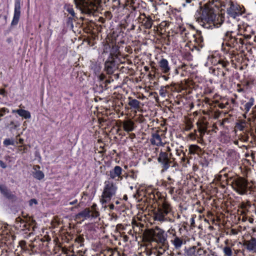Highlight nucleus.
Masks as SVG:
<instances>
[{"label": "nucleus", "mask_w": 256, "mask_h": 256, "mask_svg": "<svg viewBox=\"0 0 256 256\" xmlns=\"http://www.w3.org/2000/svg\"><path fill=\"white\" fill-rule=\"evenodd\" d=\"M20 0H17L16 2V4H15L14 14L13 20L12 23V25H15V24H17V23L19 20V18L20 16Z\"/></svg>", "instance_id": "nucleus-11"}, {"label": "nucleus", "mask_w": 256, "mask_h": 256, "mask_svg": "<svg viewBox=\"0 0 256 256\" xmlns=\"http://www.w3.org/2000/svg\"><path fill=\"white\" fill-rule=\"evenodd\" d=\"M196 253L198 254L200 256V255H204L206 254V251L204 250H203L201 248H198L197 250Z\"/></svg>", "instance_id": "nucleus-32"}, {"label": "nucleus", "mask_w": 256, "mask_h": 256, "mask_svg": "<svg viewBox=\"0 0 256 256\" xmlns=\"http://www.w3.org/2000/svg\"><path fill=\"white\" fill-rule=\"evenodd\" d=\"M171 210L170 205L167 202H164L161 206H160L154 212L155 220L162 222L165 220V216Z\"/></svg>", "instance_id": "nucleus-4"}, {"label": "nucleus", "mask_w": 256, "mask_h": 256, "mask_svg": "<svg viewBox=\"0 0 256 256\" xmlns=\"http://www.w3.org/2000/svg\"><path fill=\"white\" fill-rule=\"evenodd\" d=\"M159 66L162 72L166 74L170 71V68L166 60L163 58L160 60L159 62Z\"/></svg>", "instance_id": "nucleus-14"}, {"label": "nucleus", "mask_w": 256, "mask_h": 256, "mask_svg": "<svg viewBox=\"0 0 256 256\" xmlns=\"http://www.w3.org/2000/svg\"><path fill=\"white\" fill-rule=\"evenodd\" d=\"M228 62L227 61H224L223 60H220L217 64H221L223 68H226V66L228 64Z\"/></svg>", "instance_id": "nucleus-26"}, {"label": "nucleus", "mask_w": 256, "mask_h": 256, "mask_svg": "<svg viewBox=\"0 0 256 256\" xmlns=\"http://www.w3.org/2000/svg\"><path fill=\"white\" fill-rule=\"evenodd\" d=\"M114 66V62L113 60L107 61L105 62V70L108 74H113V68Z\"/></svg>", "instance_id": "nucleus-16"}, {"label": "nucleus", "mask_w": 256, "mask_h": 256, "mask_svg": "<svg viewBox=\"0 0 256 256\" xmlns=\"http://www.w3.org/2000/svg\"><path fill=\"white\" fill-rule=\"evenodd\" d=\"M171 154H168L166 152H161L158 158L159 162L162 164V171L167 170L170 166V164L172 162L170 160Z\"/></svg>", "instance_id": "nucleus-6"}, {"label": "nucleus", "mask_w": 256, "mask_h": 256, "mask_svg": "<svg viewBox=\"0 0 256 256\" xmlns=\"http://www.w3.org/2000/svg\"><path fill=\"white\" fill-rule=\"evenodd\" d=\"M62 252L64 253V254H68V250L66 248H62Z\"/></svg>", "instance_id": "nucleus-42"}, {"label": "nucleus", "mask_w": 256, "mask_h": 256, "mask_svg": "<svg viewBox=\"0 0 256 256\" xmlns=\"http://www.w3.org/2000/svg\"><path fill=\"white\" fill-rule=\"evenodd\" d=\"M196 248V246H193L192 248V249H194V250H195Z\"/></svg>", "instance_id": "nucleus-60"}, {"label": "nucleus", "mask_w": 256, "mask_h": 256, "mask_svg": "<svg viewBox=\"0 0 256 256\" xmlns=\"http://www.w3.org/2000/svg\"><path fill=\"white\" fill-rule=\"evenodd\" d=\"M201 152V148L197 145H190L189 147V152L191 154H198Z\"/></svg>", "instance_id": "nucleus-20"}, {"label": "nucleus", "mask_w": 256, "mask_h": 256, "mask_svg": "<svg viewBox=\"0 0 256 256\" xmlns=\"http://www.w3.org/2000/svg\"><path fill=\"white\" fill-rule=\"evenodd\" d=\"M106 16H108L110 17H111L112 16V14H111V12H106Z\"/></svg>", "instance_id": "nucleus-45"}, {"label": "nucleus", "mask_w": 256, "mask_h": 256, "mask_svg": "<svg viewBox=\"0 0 256 256\" xmlns=\"http://www.w3.org/2000/svg\"><path fill=\"white\" fill-rule=\"evenodd\" d=\"M226 12L228 14L234 18H236L242 13L240 7L238 6L234 5L232 3L230 4V6L227 8Z\"/></svg>", "instance_id": "nucleus-7"}, {"label": "nucleus", "mask_w": 256, "mask_h": 256, "mask_svg": "<svg viewBox=\"0 0 256 256\" xmlns=\"http://www.w3.org/2000/svg\"><path fill=\"white\" fill-rule=\"evenodd\" d=\"M128 105L130 106L131 107L138 110L140 108V102L137 100L132 99L130 97L128 98Z\"/></svg>", "instance_id": "nucleus-19"}, {"label": "nucleus", "mask_w": 256, "mask_h": 256, "mask_svg": "<svg viewBox=\"0 0 256 256\" xmlns=\"http://www.w3.org/2000/svg\"><path fill=\"white\" fill-rule=\"evenodd\" d=\"M30 246L31 248H33L34 247V246L32 245V244H30Z\"/></svg>", "instance_id": "nucleus-58"}, {"label": "nucleus", "mask_w": 256, "mask_h": 256, "mask_svg": "<svg viewBox=\"0 0 256 256\" xmlns=\"http://www.w3.org/2000/svg\"><path fill=\"white\" fill-rule=\"evenodd\" d=\"M150 142L153 145L159 146L162 144L160 136L157 134H153L152 138L150 139Z\"/></svg>", "instance_id": "nucleus-17"}, {"label": "nucleus", "mask_w": 256, "mask_h": 256, "mask_svg": "<svg viewBox=\"0 0 256 256\" xmlns=\"http://www.w3.org/2000/svg\"><path fill=\"white\" fill-rule=\"evenodd\" d=\"M111 82V80H106V81H105V83H106V86H105V87L106 88V85L108 84H110V82Z\"/></svg>", "instance_id": "nucleus-46"}, {"label": "nucleus", "mask_w": 256, "mask_h": 256, "mask_svg": "<svg viewBox=\"0 0 256 256\" xmlns=\"http://www.w3.org/2000/svg\"><path fill=\"white\" fill-rule=\"evenodd\" d=\"M134 137H135V134H130V138H134Z\"/></svg>", "instance_id": "nucleus-54"}, {"label": "nucleus", "mask_w": 256, "mask_h": 256, "mask_svg": "<svg viewBox=\"0 0 256 256\" xmlns=\"http://www.w3.org/2000/svg\"><path fill=\"white\" fill-rule=\"evenodd\" d=\"M12 126L10 127V129H12V128L15 129L18 126V125L17 124H14V122L12 121L10 122V124H9V126Z\"/></svg>", "instance_id": "nucleus-31"}, {"label": "nucleus", "mask_w": 256, "mask_h": 256, "mask_svg": "<svg viewBox=\"0 0 256 256\" xmlns=\"http://www.w3.org/2000/svg\"><path fill=\"white\" fill-rule=\"evenodd\" d=\"M162 252H164L162 250L159 248V250L158 251V256H160L162 254Z\"/></svg>", "instance_id": "nucleus-47"}, {"label": "nucleus", "mask_w": 256, "mask_h": 256, "mask_svg": "<svg viewBox=\"0 0 256 256\" xmlns=\"http://www.w3.org/2000/svg\"><path fill=\"white\" fill-rule=\"evenodd\" d=\"M196 136V130H195L194 133H190L189 134V136L191 139H195Z\"/></svg>", "instance_id": "nucleus-34"}, {"label": "nucleus", "mask_w": 256, "mask_h": 256, "mask_svg": "<svg viewBox=\"0 0 256 256\" xmlns=\"http://www.w3.org/2000/svg\"><path fill=\"white\" fill-rule=\"evenodd\" d=\"M28 222H30V224H33L36 223V222L32 218L28 217V219L27 220Z\"/></svg>", "instance_id": "nucleus-36"}, {"label": "nucleus", "mask_w": 256, "mask_h": 256, "mask_svg": "<svg viewBox=\"0 0 256 256\" xmlns=\"http://www.w3.org/2000/svg\"><path fill=\"white\" fill-rule=\"evenodd\" d=\"M19 246L24 250H26V242L24 240H20L19 242Z\"/></svg>", "instance_id": "nucleus-27"}, {"label": "nucleus", "mask_w": 256, "mask_h": 256, "mask_svg": "<svg viewBox=\"0 0 256 256\" xmlns=\"http://www.w3.org/2000/svg\"><path fill=\"white\" fill-rule=\"evenodd\" d=\"M90 212L89 210L86 209L83 212L80 213L78 216H82V217H84H84H88L90 216Z\"/></svg>", "instance_id": "nucleus-24"}, {"label": "nucleus", "mask_w": 256, "mask_h": 256, "mask_svg": "<svg viewBox=\"0 0 256 256\" xmlns=\"http://www.w3.org/2000/svg\"><path fill=\"white\" fill-rule=\"evenodd\" d=\"M68 12L72 16H74V10L72 9L68 10Z\"/></svg>", "instance_id": "nucleus-44"}, {"label": "nucleus", "mask_w": 256, "mask_h": 256, "mask_svg": "<svg viewBox=\"0 0 256 256\" xmlns=\"http://www.w3.org/2000/svg\"><path fill=\"white\" fill-rule=\"evenodd\" d=\"M116 187L112 183H108L104 188L100 202L103 204L110 200L111 198L115 194Z\"/></svg>", "instance_id": "nucleus-5"}, {"label": "nucleus", "mask_w": 256, "mask_h": 256, "mask_svg": "<svg viewBox=\"0 0 256 256\" xmlns=\"http://www.w3.org/2000/svg\"><path fill=\"white\" fill-rule=\"evenodd\" d=\"M227 184L240 194H246L247 192L248 182L242 178H233L230 177L226 180Z\"/></svg>", "instance_id": "nucleus-3"}, {"label": "nucleus", "mask_w": 256, "mask_h": 256, "mask_svg": "<svg viewBox=\"0 0 256 256\" xmlns=\"http://www.w3.org/2000/svg\"><path fill=\"white\" fill-rule=\"evenodd\" d=\"M110 209H113L114 207V204H112L110 205Z\"/></svg>", "instance_id": "nucleus-55"}, {"label": "nucleus", "mask_w": 256, "mask_h": 256, "mask_svg": "<svg viewBox=\"0 0 256 256\" xmlns=\"http://www.w3.org/2000/svg\"><path fill=\"white\" fill-rule=\"evenodd\" d=\"M214 72H215V70H214H214H212V72H213V73H214Z\"/></svg>", "instance_id": "nucleus-62"}, {"label": "nucleus", "mask_w": 256, "mask_h": 256, "mask_svg": "<svg viewBox=\"0 0 256 256\" xmlns=\"http://www.w3.org/2000/svg\"><path fill=\"white\" fill-rule=\"evenodd\" d=\"M248 138H249V137H248V135L246 134H244L242 135L241 136L240 140H242L244 141V142H247V141H248Z\"/></svg>", "instance_id": "nucleus-30"}, {"label": "nucleus", "mask_w": 256, "mask_h": 256, "mask_svg": "<svg viewBox=\"0 0 256 256\" xmlns=\"http://www.w3.org/2000/svg\"><path fill=\"white\" fill-rule=\"evenodd\" d=\"M27 150V148L26 147L22 148V146H20L18 147V150L19 151H22L24 152H26Z\"/></svg>", "instance_id": "nucleus-35"}, {"label": "nucleus", "mask_w": 256, "mask_h": 256, "mask_svg": "<svg viewBox=\"0 0 256 256\" xmlns=\"http://www.w3.org/2000/svg\"><path fill=\"white\" fill-rule=\"evenodd\" d=\"M1 112H2V110H0V117L4 115V114L2 113Z\"/></svg>", "instance_id": "nucleus-57"}, {"label": "nucleus", "mask_w": 256, "mask_h": 256, "mask_svg": "<svg viewBox=\"0 0 256 256\" xmlns=\"http://www.w3.org/2000/svg\"><path fill=\"white\" fill-rule=\"evenodd\" d=\"M172 242L175 247L178 248L181 246L182 244V240L178 237H176L172 240Z\"/></svg>", "instance_id": "nucleus-22"}, {"label": "nucleus", "mask_w": 256, "mask_h": 256, "mask_svg": "<svg viewBox=\"0 0 256 256\" xmlns=\"http://www.w3.org/2000/svg\"><path fill=\"white\" fill-rule=\"evenodd\" d=\"M12 112H16L20 116H22L26 118H30L31 116L29 112L22 109L13 110Z\"/></svg>", "instance_id": "nucleus-18"}, {"label": "nucleus", "mask_w": 256, "mask_h": 256, "mask_svg": "<svg viewBox=\"0 0 256 256\" xmlns=\"http://www.w3.org/2000/svg\"><path fill=\"white\" fill-rule=\"evenodd\" d=\"M248 221L252 223L254 222V219L252 218H250Z\"/></svg>", "instance_id": "nucleus-51"}, {"label": "nucleus", "mask_w": 256, "mask_h": 256, "mask_svg": "<svg viewBox=\"0 0 256 256\" xmlns=\"http://www.w3.org/2000/svg\"><path fill=\"white\" fill-rule=\"evenodd\" d=\"M253 103L252 102H247L245 104V109L246 111H248L250 107L252 106Z\"/></svg>", "instance_id": "nucleus-29"}, {"label": "nucleus", "mask_w": 256, "mask_h": 256, "mask_svg": "<svg viewBox=\"0 0 256 256\" xmlns=\"http://www.w3.org/2000/svg\"><path fill=\"white\" fill-rule=\"evenodd\" d=\"M219 106H220V108H224V106L223 104H220Z\"/></svg>", "instance_id": "nucleus-56"}, {"label": "nucleus", "mask_w": 256, "mask_h": 256, "mask_svg": "<svg viewBox=\"0 0 256 256\" xmlns=\"http://www.w3.org/2000/svg\"><path fill=\"white\" fill-rule=\"evenodd\" d=\"M6 93V92L4 89H0V94L1 95H3L4 96H5V94Z\"/></svg>", "instance_id": "nucleus-41"}, {"label": "nucleus", "mask_w": 256, "mask_h": 256, "mask_svg": "<svg viewBox=\"0 0 256 256\" xmlns=\"http://www.w3.org/2000/svg\"><path fill=\"white\" fill-rule=\"evenodd\" d=\"M168 150L169 151L170 150V148H168Z\"/></svg>", "instance_id": "nucleus-63"}, {"label": "nucleus", "mask_w": 256, "mask_h": 256, "mask_svg": "<svg viewBox=\"0 0 256 256\" xmlns=\"http://www.w3.org/2000/svg\"><path fill=\"white\" fill-rule=\"evenodd\" d=\"M144 240L146 242L151 243L156 242L160 244V249L165 252L168 248L166 234L164 230L156 227L155 228L146 229L144 234Z\"/></svg>", "instance_id": "nucleus-1"}, {"label": "nucleus", "mask_w": 256, "mask_h": 256, "mask_svg": "<svg viewBox=\"0 0 256 256\" xmlns=\"http://www.w3.org/2000/svg\"><path fill=\"white\" fill-rule=\"evenodd\" d=\"M122 168L119 166H116L110 172L108 176L111 178L116 179L118 178V180H122L124 176H122Z\"/></svg>", "instance_id": "nucleus-10"}, {"label": "nucleus", "mask_w": 256, "mask_h": 256, "mask_svg": "<svg viewBox=\"0 0 256 256\" xmlns=\"http://www.w3.org/2000/svg\"><path fill=\"white\" fill-rule=\"evenodd\" d=\"M106 78V76H105V75H104V74H100L99 76H98L99 80H101V81H102V80H104V78Z\"/></svg>", "instance_id": "nucleus-38"}, {"label": "nucleus", "mask_w": 256, "mask_h": 256, "mask_svg": "<svg viewBox=\"0 0 256 256\" xmlns=\"http://www.w3.org/2000/svg\"><path fill=\"white\" fill-rule=\"evenodd\" d=\"M0 110H2L1 112H2V114H3L4 112H5V111H6V109H5V108H0Z\"/></svg>", "instance_id": "nucleus-53"}, {"label": "nucleus", "mask_w": 256, "mask_h": 256, "mask_svg": "<svg viewBox=\"0 0 256 256\" xmlns=\"http://www.w3.org/2000/svg\"><path fill=\"white\" fill-rule=\"evenodd\" d=\"M142 24L146 28H151L152 25V20L150 17H146L142 20Z\"/></svg>", "instance_id": "nucleus-21"}, {"label": "nucleus", "mask_w": 256, "mask_h": 256, "mask_svg": "<svg viewBox=\"0 0 256 256\" xmlns=\"http://www.w3.org/2000/svg\"><path fill=\"white\" fill-rule=\"evenodd\" d=\"M162 78L166 80H168V77L166 76H163Z\"/></svg>", "instance_id": "nucleus-52"}, {"label": "nucleus", "mask_w": 256, "mask_h": 256, "mask_svg": "<svg viewBox=\"0 0 256 256\" xmlns=\"http://www.w3.org/2000/svg\"><path fill=\"white\" fill-rule=\"evenodd\" d=\"M0 191L2 194L8 200L12 202L16 200V196L12 194L6 186L0 184Z\"/></svg>", "instance_id": "nucleus-8"}, {"label": "nucleus", "mask_w": 256, "mask_h": 256, "mask_svg": "<svg viewBox=\"0 0 256 256\" xmlns=\"http://www.w3.org/2000/svg\"><path fill=\"white\" fill-rule=\"evenodd\" d=\"M224 252L226 256H232V252L230 248L226 246L224 248Z\"/></svg>", "instance_id": "nucleus-23"}, {"label": "nucleus", "mask_w": 256, "mask_h": 256, "mask_svg": "<svg viewBox=\"0 0 256 256\" xmlns=\"http://www.w3.org/2000/svg\"><path fill=\"white\" fill-rule=\"evenodd\" d=\"M114 252L112 248H108L104 250V254L105 256H112Z\"/></svg>", "instance_id": "nucleus-25"}, {"label": "nucleus", "mask_w": 256, "mask_h": 256, "mask_svg": "<svg viewBox=\"0 0 256 256\" xmlns=\"http://www.w3.org/2000/svg\"><path fill=\"white\" fill-rule=\"evenodd\" d=\"M204 141V140H203V136H200L199 137V140H198V143H202Z\"/></svg>", "instance_id": "nucleus-43"}, {"label": "nucleus", "mask_w": 256, "mask_h": 256, "mask_svg": "<svg viewBox=\"0 0 256 256\" xmlns=\"http://www.w3.org/2000/svg\"><path fill=\"white\" fill-rule=\"evenodd\" d=\"M16 222H24V221L20 217H18L16 218Z\"/></svg>", "instance_id": "nucleus-40"}, {"label": "nucleus", "mask_w": 256, "mask_h": 256, "mask_svg": "<svg viewBox=\"0 0 256 256\" xmlns=\"http://www.w3.org/2000/svg\"><path fill=\"white\" fill-rule=\"evenodd\" d=\"M196 124L198 130L200 132V136H204L207 130L208 122L204 121H198Z\"/></svg>", "instance_id": "nucleus-13"}, {"label": "nucleus", "mask_w": 256, "mask_h": 256, "mask_svg": "<svg viewBox=\"0 0 256 256\" xmlns=\"http://www.w3.org/2000/svg\"><path fill=\"white\" fill-rule=\"evenodd\" d=\"M231 234H237V232H236V230L232 229L231 230Z\"/></svg>", "instance_id": "nucleus-48"}, {"label": "nucleus", "mask_w": 256, "mask_h": 256, "mask_svg": "<svg viewBox=\"0 0 256 256\" xmlns=\"http://www.w3.org/2000/svg\"><path fill=\"white\" fill-rule=\"evenodd\" d=\"M78 8L83 12L93 14L96 10L101 0H74Z\"/></svg>", "instance_id": "nucleus-2"}, {"label": "nucleus", "mask_w": 256, "mask_h": 256, "mask_svg": "<svg viewBox=\"0 0 256 256\" xmlns=\"http://www.w3.org/2000/svg\"><path fill=\"white\" fill-rule=\"evenodd\" d=\"M50 240V238H49V236H44L42 239V242H45V241H49Z\"/></svg>", "instance_id": "nucleus-37"}, {"label": "nucleus", "mask_w": 256, "mask_h": 256, "mask_svg": "<svg viewBox=\"0 0 256 256\" xmlns=\"http://www.w3.org/2000/svg\"><path fill=\"white\" fill-rule=\"evenodd\" d=\"M0 166L2 168H5L6 167V165L2 160H0Z\"/></svg>", "instance_id": "nucleus-39"}, {"label": "nucleus", "mask_w": 256, "mask_h": 256, "mask_svg": "<svg viewBox=\"0 0 256 256\" xmlns=\"http://www.w3.org/2000/svg\"><path fill=\"white\" fill-rule=\"evenodd\" d=\"M23 142H24V140L22 139V138H20L19 139V143L20 144H23Z\"/></svg>", "instance_id": "nucleus-50"}, {"label": "nucleus", "mask_w": 256, "mask_h": 256, "mask_svg": "<svg viewBox=\"0 0 256 256\" xmlns=\"http://www.w3.org/2000/svg\"><path fill=\"white\" fill-rule=\"evenodd\" d=\"M33 204H38L37 200L34 198L32 199L29 201V204L30 206H32Z\"/></svg>", "instance_id": "nucleus-33"}, {"label": "nucleus", "mask_w": 256, "mask_h": 256, "mask_svg": "<svg viewBox=\"0 0 256 256\" xmlns=\"http://www.w3.org/2000/svg\"><path fill=\"white\" fill-rule=\"evenodd\" d=\"M224 74H225L223 72H222V75L224 76Z\"/></svg>", "instance_id": "nucleus-64"}, {"label": "nucleus", "mask_w": 256, "mask_h": 256, "mask_svg": "<svg viewBox=\"0 0 256 256\" xmlns=\"http://www.w3.org/2000/svg\"><path fill=\"white\" fill-rule=\"evenodd\" d=\"M134 26H132V30L134 29Z\"/></svg>", "instance_id": "nucleus-61"}, {"label": "nucleus", "mask_w": 256, "mask_h": 256, "mask_svg": "<svg viewBox=\"0 0 256 256\" xmlns=\"http://www.w3.org/2000/svg\"><path fill=\"white\" fill-rule=\"evenodd\" d=\"M40 167L39 166H33V170L34 171L33 172V176L34 178L38 180H41L44 178V174L40 170Z\"/></svg>", "instance_id": "nucleus-15"}, {"label": "nucleus", "mask_w": 256, "mask_h": 256, "mask_svg": "<svg viewBox=\"0 0 256 256\" xmlns=\"http://www.w3.org/2000/svg\"><path fill=\"white\" fill-rule=\"evenodd\" d=\"M4 144L6 145V146H8V145H10V144H14V141L13 140H10V139H6L4 140Z\"/></svg>", "instance_id": "nucleus-28"}, {"label": "nucleus", "mask_w": 256, "mask_h": 256, "mask_svg": "<svg viewBox=\"0 0 256 256\" xmlns=\"http://www.w3.org/2000/svg\"><path fill=\"white\" fill-rule=\"evenodd\" d=\"M76 202H77V200H74L73 202H70V205L74 204H76Z\"/></svg>", "instance_id": "nucleus-49"}, {"label": "nucleus", "mask_w": 256, "mask_h": 256, "mask_svg": "<svg viewBox=\"0 0 256 256\" xmlns=\"http://www.w3.org/2000/svg\"><path fill=\"white\" fill-rule=\"evenodd\" d=\"M134 122L130 120H128L122 122L123 128L127 132H132L134 130Z\"/></svg>", "instance_id": "nucleus-12"}, {"label": "nucleus", "mask_w": 256, "mask_h": 256, "mask_svg": "<svg viewBox=\"0 0 256 256\" xmlns=\"http://www.w3.org/2000/svg\"><path fill=\"white\" fill-rule=\"evenodd\" d=\"M242 245L247 250L256 252V238L251 237L250 240H244Z\"/></svg>", "instance_id": "nucleus-9"}, {"label": "nucleus", "mask_w": 256, "mask_h": 256, "mask_svg": "<svg viewBox=\"0 0 256 256\" xmlns=\"http://www.w3.org/2000/svg\"><path fill=\"white\" fill-rule=\"evenodd\" d=\"M121 226H122L121 224H118V225L117 226V228L118 227L120 228Z\"/></svg>", "instance_id": "nucleus-59"}]
</instances>
